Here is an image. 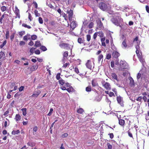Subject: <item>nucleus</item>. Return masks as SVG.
<instances>
[{"label":"nucleus","instance_id":"1","mask_svg":"<svg viewBox=\"0 0 149 149\" xmlns=\"http://www.w3.org/2000/svg\"><path fill=\"white\" fill-rule=\"evenodd\" d=\"M111 20L115 25L119 26L121 29H123V26L120 24L123 21V19L120 16H114L111 19Z\"/></svg>","mask_w":149,"mask_h":149},{"label":"nucleus","instance_id":"2","mask_svg":"<svg viewBox=\"0 0 149 149\" xmlns=\"http://www.w3.org/2000/svg\"><path fill=\"white\" fill-rule=\"evenodd\" d=\"M98 7L103 11H105L107 8V5L104 2H101L99 3Z\"/></svg>","mask_w":149,"mask_h":149},{"label":"nucleus","instance_id":"3","mask_svg":"<svg viewBox=\"0 0 149 149\" xmlns=\"http://www.w3.org/2000/svg\"><path fill=\"white\" fill-rule=\"evenodd\" d=\"M67 12L68 14L69 21L71 22L72 21V18L73 15V11L72 10L70 9V10H68Z\"/></svg>","mask_w":149,"mask_h":149},{"label":"nucleus","instance_id":"4","mask_svg":"<svg viewBox=\"0 0 149 149\" xmlns=\"http://www.w3.org/2000/svg\"><path fill=\"white\" fill-rule=\"evenodd\" d=\"M77 24L75 21H72L70 25V27L72 29L70 30V31L72 32L74 30L75 28L76 27Z\"/></svg>","mask_w":149,"mask_h":149},{"label":"nucleus","instance_id":"5","mask_svg":"<svg viewBox=\"0 0 149 149\" xmlns=\"http://www.w3.org/2000/svg\"><path fill=\"white\" fill-rule=\"evenodd\" d=\"M103 85L107 90H110L111 89V86L109 83L107 82L105 83L104 84L103 83Z\"/></svg>","mask_w":149,"mask_h":149},{"label":"nucleus","instance_id":"6","mask_svg":"<svg viewBox=\"0 0 149 149\" xmlns=\"http://www.w3.org/2000/svg\"><path fill=\"white\" fill-rule=\"evenodd\" d=\"M86 65L87 68L91 70H92V66L91 64V62L90 60H88L87 61V63L86 64Z\"/></svg>","mask_w":149,"mask_h":149},{"label":"nucleus","instance_id":"7","mask_svg":"<svg viewBox=\"0 0 149 149\" xmlns=\"http://www.w3.org/2000/svg\"><path fill=\"white\" fill-rule=\"evenodd\" d=\"M41 91L39 90H37L34 92L32 96V97H36L41 93Z\"/></svg>","mask_w":149,"mask_h":149},{"label":"nucleus","instance_id":"8","mask_svg":"<svg viewBox=\"0 0 149 149\" xmlns=\"http://www.w3.org/2000/svg\"><path fill=\"white\" fill-rule=\"evenodd\" d=\"M112 56L113 57L117 58L120 56V54L116 51H114L112 53Z\"/></svg>","mask_w":149,"mask_h":149},{"label":"nucleus","instance_id":"9","mask_svg":"<svg viewBox=\"0 0 149 149\" xmlns=\"http://www.w3.org/2000/svg\"><path fill=\"white\" fill-rule=\"evenodd\" d=\"M15 13L16 14V15L17 16V17L19 18L20 17V15L19 14V9H18L17 6L15 7V10L14 11Z\"/></svg>","mask_w":149,"mask_h":149},{"label":"nucleus","instance_id":"10","mask_svg":"<svg viewBox=\"0 0 149 149\" xmlns=\"http://www.w3.org/2000/svg\"><path fill=\"white\" fill-rule=\"evenodd\" d=\"M69 44L66 43H62L59 45V46L64 48H67L69 47Z\"/></svg>","mask_w":149,"mask_h":149},{"label":"nucleus","instance_id":"11","mask_svg":"<svg viewBox=\"0 0 149 149\" xmlns=\"http://www.w3.org/2000/svg\"><path fill=\"white\" fill-rule=\"evenodd\" d=\"M97 26L99 28H101L103 26V24L100 19H98L96 20Z\"/></svg>","mask_w":149,"mask_h":149},{"label":"nucleus","instance_id":"12","mask_svg":"<svg viewBox=\"0 0 149 149\" xmlns=\"http://www.w3.org/2000/svg\"><path fill=\"white\" fill-rule=\"evenodd\" d=\"M38 67V65H33L30 68V71L33 72L36 70Z\"/></svg>","mask_w":149,"mask_h":149},{"label":"nucleus","instance_id":"13","mask_svg":"<svg viewBox=\"0 0 149 149\" xmlns=\"http://www.w3.org/2000/svg\"><path fill=\"white\" fill-rule=\"evenodd\" d=\"M119 124L122 126H124L125 123V121L124 120L118 118Z\"/></svg>","mask_w":149,"mask_h":149},{"label":"nucleus","instance_id":"14","mask_svg":"<svg viewBox=\"0 0 149 149\" xmlns=\"http://www.w3.org/2000/svg\"><path fill=\"white\" fill-rule=\"evenodd\" d=\"M130 86L131 87L134 86V80H133L132 78L131 77H130Z\"/></svg>","mask_w":149,"mask_h":149},{"label":"nucleus","instance_id":"15","mask_svg":"<svg viewBox=\"0 0 149 149\" xmlns=\"http://www.w3.org/2000/svg\"><path fill=\"white\" fill-rule=\"evenodd\" d=\"M6 119L8 120V121H4L3 123L4 126L5 127H6L7 126L9 125L10 124V121L7 118H6Z\"/></svg>","mask_w":149,"mask_h":149},{"label":"nucleus","instance_id":"16","mask_svg":"<svg viewBox=\"0 0 149 149\" xmlns=\"http://www.w3.org/2000/svg\"><path fill=\"white\" fill-rule=\"evenodd\" d=\"M77 113H78L82 114L84 112V111L83 109L81 108H79L77 109Z\"/></svg>","mask_w":149,"mask_h":149},{"label":"nucleus","instance_id":"17","mask_svg":"<svg viewBox=\"0 0 149 149\" xmlns=\"http://www.w3.org/2000/svg\"><path fill=\"white\" fill-rule=\"evenodd\" d=\"M111 76L113 79L117 80V81H118V80L117 79V76L116 74L114 73H112Z\"/></svg>","mask_w":149,"mask_h":149},{"label":"nucleus","instance_id":"18","mask_svg":"<svg viewBox=\"0 0 149 149\" xmlns=\"http://www.w3.org/2000/svg\"><path fill=\"white\" fill-rule=\"evenodd\" d=\"M20 133L19 130H17L16 131L13 130L12 132V134L13 135L18 134Z\"/></svg>","mask_w":149,"mask_h":149},{"label":"nucleus","instance_id":"19","mask_svg":"<svg viewBox=\"0 0 149 149\" xmlns=\"http://www.w3.org/2000/svg\"><path fill=\"white\" fill-rule=\"evenodd\" d=\"M15 119L16 121H18L21 119V116L19 114H17L16 115Z\"/></svg>","mask_w":149,"mask_h":149},{"label":"nucleus","instance_id":"20","mask_svg":"<svg viewBox=\"0 0 149 149\" xmlns=\"http://www.w3.org/2000/svg\"><path fill=\"white\" fill-rule=\"evenodd\" d=\"M66 90L69 93L74 91V89L72 86H70L69 88H67Z\"/></svg>","mask_w":149,"mask_h":149},{"label":"nucleus","instance_id":"21","mask_svg":"<svg viewBox=\"0 0 149 149\" xmlns=\"http://www.w3.org/2000/svg\"><path fill=\"white\" fill-rule=\"evenodd\" d=\"M21 94L20 92H18L15 95L14 97L17 99H18L19 97Z\"/></svg>","mask_w":149,"mask_h":149},{"label":"nucleus","instance_id":"22","mask_svg":"<svg viewBox=\"0 0 149 149\" xmlns=\"http://www.w3.org/2000/svg\"><path fill=\"white\" fill-rule=\"evenodd\" d=\"M41 46V44L40 41L39 40H37L36 42V43L34 46H36V47H40Z\"/></svg>","mask_w":149,"mask_h":149},{"label":"nucleus","instance_id":"23","mask_svg":"<svg viewBox=\"0 0 149 149\" xmlns=\"http://www.w3.org/2000/svg\"><path fill=\"white\" fill-rule=\"evenodd\" d=\"M92 84L93 87H95L97 86H98V83L96 81H95L94 80H93L92 81Z\"/></svg>","mask_w":149,"mask_h":149},{"label":"nucleus","instance_id":"24","mask_svg":"<svg viewBox=\"0 0 149 149\" xmlns=\"http://www.w3.org/2000/svg\"><path fill=\"white\" fill-rule=\"evenodd\" d=\"M27 145H28L29 146L32 147L35 146V144L34 142H29L27 143Z\"/></svg>","mask_w":149,"mask_h":149},{"label":"nucleus","instance_id":"25","mask_svg":"<svg viewBox=\"0 0 149 149\" xmlns=\"http://www.w3.org/2000/svg\"><path fill=\"white\" fill-rule=\"evenodd\" d=\"M123 98L120 96L117 97V100L118 102H121L122 101H123Z\"/></svg>","mask_w":149,"mask_h":149},{"label":"nucleus","instance_id":"26","mask_svg":"<svg viewBox=\"0 0 149 149\" xmlns=\"http://www.w3.org/2000/svg\"><path fill=\"white\" fill-rule=\"evenodd\" d=\"M5 55L4 52L1 51L0 52V58H4Z\"/></svg>","mask_w":149,"mask_h":149},{"label":"nucleus","instance_id":"27","mask_svg":"<svg viewBox=\"0 0 149 149\" xmlns=\"http://www.w3.org/2000/svg\"><path fill=\"white\" fill-rule=\"evenodd\" d=\"M21 110L22 112L23 115L25 116L26 114V108H23Z\"/></svg>","mask_w":149,"mask_h":149},{"label":"nucleus","instance_id":"28","mask_svg":"<svg viewBox=\"0 0 149 149\" xmlns=\"http://www.w3.org/2000/svg\"><path fill=\"white\" fill-rule=\"evenodd\" d=\"M126 39H125L122 43V45L125 48H126L127 47V45L126 43Z\"/></svg>","mask_w":149,"mask_h":149},{"label":"nucleus","instance_id":"29","mask_svg":"<svg viewBox=\"0 0 149 149\" xmlns=\"http://www.w3.org/2000/svg\"><path fill=\"white\" fill-rule=\"evenodd\" d=\"M38 129V128L37 126H35L33 128V135H35L36 134V132L37 131Z\"/></svg>","mask_w":149,"mask_h":149},{"label":"nucleus","instance_id":"30","mask_svg":"<svg viewBox=\"0 0 149 149\" xmlns=\"http://www.w3.org/2000/svg\"><path fill=\"white\" fill-rule=\"evenodd\" d=\"M40 49L43 51H45L47 50V48L46 47L42 45L40 46Z\"/></svg>","mask_w":149,"mask_h":149},{"label":"nucleus","instance_id":"31","mask_svg":"<svg viewBox=\"0 0 149 149\" xmlns=\"http://www.w3.org/2000/svg\"><path fill=\"white\" fill-rule=\"evenodd\" d=\"M86 91L87 92H89L91 91V86H89L86 88Z\"/></svg>","mask_w":149,"mask_h":149},{"label":"nucleus","instance_id":"32","mask_svg":"<svg viewBox=\"0 0 149 149\" xmlns=\"http://www.w3.org/2000/svg\"><path fill=\"white\" fill-rule=\"evenodd\" d=\"M59 82L60 84L61 85H63L65 83L64 81L63 80L62 78L59 80Z\"/></svg>","mask_w":149,"mask_h":149},{"label":"nucleus","instance_id":"33","mask_svg":"<svg viewBox=\"0 0 149 149\" xmlns=\"http://www.w3.org/2000/svg\"><path fill=\"white\" fill-rule=\"evenodd\" d=\"M97 33H98V36L100 37H103L104 36V33L102 31H99Z\"/></svg>","mask_w":149,"mask_h":149},{"label":"nucleus","instance_id":"34","mask_svg":"<svg viewBox=\"0 0 149 149\" xmlns=\"http://www.w3.org/2000/svg\"><path fill=\"white\" fill-rule=\"evenodd\" d=\"M84 40H82L81 38H79L78 39V42L79 43L81 44L83 42Z\"/></svg>","mask_w":149,"mask_h":149},{"label":"nucleus","instance_id":"35","mask_svg":"<svg viewBox=\"0 0 149 149\" xmlns=\"http://www.w3.org/2000/svg\"><path fill=\"white\" fill-rule=\"evenodd\" d=\"M28 36H29L30 35L27 34V35L24 36L23 38L24 40L27 41L28 40V39H30V38L29 37V38H28Z\"/></svg>","mask_w":149,"mask_h":149},{"label":"nucleus","instance_id":"36","mask_svg":"<svg viewBox=\"0 0 149 149\" xmlns=\"http://www.w3.org/2000/svg\"><path fill=\"white\" fill-rule=\"evenodd\" d=\"M111 48L112 49H115V50L116 49V48L115 47L114 45L113 44V42L112 41L111 42Z\"/></svg>","mask_w":149,"mask_h":149},{"label":"nucleus","instance_id":"37","mask_svg":"<svg viewBox=\"0 0 149 149\" xmlns=\"http://www.w3.org/2000/svg\"><path fill=\"white\" fill-rule=\"evenodd\" d=\"M127 133L128 136L130 137L133 138V136L132 133L130 132V129H129L127 131Z\"/></svg>","mask_w":149,"mask_h":149},{"label":"nucleus","instance_id":"38","mask_svg":"<svg viewBox=\"0 0 149 149\" xmlns=\"http://www.w3.org/2000/svg\"><path fill=\"white\" fill-rule=\"evenodd\" d=\"M22 26H24V27H26V28H27L29 29H31V27L30 26L28 25L27 24H26L24 23H23L22 24Z\"/></svg>","mask_w":149,"mask_h":149},{"label":"nucleus","instance_id":"39","mask_svg":"<svg viewBox=\"0 0 149 149\" xmlns=\"http://www.w3.org/2000/svg\"><path fill=\"white\" fill-rule=\"evenodd\" d=\"M94 25V23L93 22H91L89 25L88 26V27L89 29H91L93 28Z\"/></svg>","mask_w":149,"mask_h":149},{"label":"nucleus","instance_id":"40","mask_svg":"<svg viewBox=\"0 0 149 149\" xmlns=\"http://www.w3.org/2000/svg\"><path fill=\"white\" fill-rule=\"evenodd\" d=\"M103 58V55L101 54L99 55L98 57V61L100 62L101 60Z\"/></svg>","mask_w":149,"mask_h":149},{"label":"nucleus","instance_id":"41","mask_svg":"<svg viewBox=\"0 0 149 149\" xmlns=\"http://www.w3.org/2000/svg\"><path fill=\"white\" fill-rule=\"evenodd\" d=\"M6 43L7 41L6 40L4 41L3 42V44L0 45V48H2L3 47V46L6 44Z\"/></svg>","mask_w":149,"mask_h":149},{"label":"nucleus","instance_id":"42","mask_svg":"<svg viewBox=\"0 0 149 149\" xmlns=\"http://www.w3.org/2000/svg\"><path fill=\"white\" fill-rule=\"evenodd\" d=\"M60 75H61V73H58L56 75V79L57 80H59L60 79H61V78L60 77Z\"/></svg>","mask_w":149,"mask_h":149},{"label":"nucleus","instance_id":"43","mask_svg":"<svg viewBox=\"0 0 149 149\" xmlns=\"http://www.w3.org/2000/svg\"><path fill=\"white\" fill-rule=\"evenodd\" d=\"M139 41V42H137V45H136V49H137H137L139 50V49L140 48L139 45L141 41Z\"/></svg>","mask_w":149,"mask_h":149},{"label":"nucleus","instance_id":"44","mask_svg":"<svg viewBox=\"0 0 149 149\" xmlns=\"http://www.w3.org/2000/svg\"><path fill=\"white\" fill-rule=\"evenodd\" d=\"M31 39L33 40H36L37 38V36L35 35H33L31 36Z\"/></svg>","mask_w":149,"mask_h":149},{"label":"nucleus","instance_id":"45","mask_svg":"<svg viewBox=\"0 0 149 149\" xmlns=\"http://www.w3.org/2000/svg\"><path fill=\"white\" fill-rule=\"evenodd\" d=\"M107 145L108 147V149H112V146L109 143H107Z\"/></svg>","mask_w":149,"mask_h":149},{"label":"nucleus","instance_id":"46","mask_svg":"<svg viewBox=\"0 0 149 149\" xmlns=\"http://www.w3.org/2000/svg\"><path fill=\"white\" fill-rule=\"evenodd\" d=\"M36 48L32 47L30 49V52L31 53L30 55L32 54L33 53V51Z\"/></svg>","mask_w":149,"mask_h":149},{"label":"nucleus","instance_id":"47","mask_svg":"<svg viewBox=\"0 0 149 149\" xmlns=\"http://www.w3.org/2000/svg\"><path fill=\"white\" fill-rule=\"evenodd\" d=\"M9 32L8 31H6V38L8 39L9 38Z\"/></svg>","mask_w":149,"mask_h":149},{"label":"nucleus","instance_id":"48","mask_svg":"<svg viewBox=\"0 0 149 149\" xmlns=\"http://www.w3.org/2000/svg\"><path fill=\"white\" fill-rule=\"evenodd\" d=\"M35 15L36 17H38L40 16V14L39 13H38V11L37 10H35L34 11Z\"/></svg>","mask_w":149,"mask_h":149},{"label":"nucleus","instance_id":"49","mask_svg":"<svg viewBox=\"0 0 149 149\" xmlns=\"http://www.w3.org/2000/svg\"><path fill=\"white\" fill-rule=\"evenodd\" d=\"M53 111V109L52 108H51L50 109V111H49V113H48L47 114V116H50L52 114V112Z\"/></svg>","mask_w":149,"mask_h":149},{"label":"nucleus","instance_id":"50","mask_svg":"<svg viewBox=\"0 0 149 149\" xmlns=\"http://www.w3.org/2000/svg\"><path fill=\"white\" fill-rule=\"evenodd\" d=\"M91 37L90 35H86V39L87 41H89L91 40Z\"/></svg>","mask_w":149,"mask_h":149},{"label":"nucleus","instance_id":"51","mask_svg":"<svg viewBox=\"0 0 149 149\" xmlns=\"http://www.w3.org/2000/svg\"><path fill=\"white\" fill-rule=\"evenodd\" d=\"M68 56V52L67 51H66L63 54V57H66Z\"/></svg>","mask_w":149,"mask_h":149},{"label":"nucleus","instance_id":"52","mask_svg":"<svg viewBox=\"0 0 149 149\" xmlns=\"http://www.w3.org/2000/svg\"><path fill=\"white\" fill-rule=\"evenodd\" d=\"M111 54H107L106 55V58L107 59L109 60L111 58Z\"/></svg>","mask_w":149,"mask_h":149},{"label":"nucleus","instance_id":"53","mask_svg":"<svg viewBox=\"0 0 149 149\" xmlns=\"http://www.w3.org/2000/svg\"><path fill=\"white\" fill-rule=\"evenodd\" d=\"M4 16H5V15H4V14L3 15L0 19V23H1V24H2V20H3V18L4 17H5Z\"/></svg>","mask_w":149,"mask_h":149},{"label":"nucleus","instance_id":"54","mask_svg":"<svg viewBox=\"0 0 149 149\" xmlns=\"http://www.w3.org/2000/svg\"><path fill=\"white\" fill-rule=\"evenodd\" d=\"M88 23V21L87 19L85 20L83 22L84 26H86L87 25Z\"/></svg>","mask_w":149,"mask_h":149},{"label":"nucleus","instance_id":"55","mask_svg":"<svg viewBox=\"0 0 149 149\" xmlns=\"http://www.w3.org/2000/svg\"><path fill=\"white\" fill-rule=\"evenodd\" d=\"M38 20L40 23L41 24L43 23V20L42 18L41 17H39Z\"/></svg>","mask_w":149,"mask_h":149},{"label":"nucleus","instance_id":"56","mask_svg":"<svg viewBox=\"0 0 149 149\" xmlns=\"http://www.w3.org/2000/svg\"><path fill=\"white\" fill-rule=\"evenodd\" d=\"M6 7L5 6H3L1 8V10L3 12L4 11L6 10Z\"/></svg>","mask_w":149,"mask_h":149},{"label":"nucleus","instance_id":"57","mask_svg":"<svg viewBox=\"0 0 149 149\" xmlns=\"http://www.w3.org/2000/svg\"><path fill=\"white\" fill-rule=\"evenodd\" d=\"M25 31H21L19 32V35L22 37L23 35L25 34Z\"/></svg>","mask_w":149,"mask_h":149},{"label":"nucleus","instance_id":"58","mask_svg":"<svg viewBox=\"0 0 149 149\" xmlns=\"http://www.w3.org/2000/svg\"><path fill=\"white\" fill-rule=\"evenodd\" d=\"M108 135H109V137L110 139H112L113 138L114 135L113 133H109L108 134Z\"/></svg>","mask_w":149,"mask_h":149},{"label":"nucleus","instance_id":"59","mask_svg":"<svg viewBox=\"0 0 149 149\" xmlns=\"http://www.w3.org/2000/svg\"><path fill=\"white\" fill-rule=\"evenodd\" d=\"M138 101H140L141 102H143L142 100V97L140 96L137 99Z\"/></svg>","mask_w":149,"mask_h":149},{"label":"nucleus","instance_id":"60","mask_svg":"<svg viewBox=\"0 0 149 149\" xmlns=\"http://www.w3.org/2000/svg\"><path fill=\"white\" fill-rule=\"evenodd\" d=\"M139 61L141 62H143V57L140 55H139Z\"/></svg>","mask_w":149,"mask_h":149},{"label":"nucleus","instance_id":"61","mask_svg":"<svg viewBox=\"0 0 149 149\" xmlns=\"http://www.w3.org/2000/svg\"><path fill=\"white\" fill-rule=\"evenodd\" d=\"M25 42L23 41H21L20 42L19 45L20 46L24 45H25Z\"/></svg>","mask_w":149,"mask_h":149},{"label":"nucleus","instance_id":"62","mask_svg":"<svg viewBox=\"0 0 149 149\" xmlns=\"http://www.w3.org/2000/svg\"><path fill=\"white\" fill-rule=\"evenodd\" d=\"M35 53L36 54H40V52L38 49H37L35 51Z\"/></svg>","mask_w":149,"mask_h":149},{"label":"nucleus","instance_id":"63","mask_svg":"<svg viewBox=\"0 0 149 149\" xmlns=\"http://www.w3.org/2000/svg\"><path fill=\"white\" fill-rule=\"evenodd\" d=\"M24 89V86H21L19 88V92L22 91Z\"/></svg>","mask_w":149,"mask_h":149},{"label":"nucleus","instance_id":"64","mask_svg":"<svg viewBox=\"0 0 149 149\" xmlns=\"http://www.w3.org/2000/svg\"><path fill=\"white\" fill-rule=\"evenodd\" d=\"M146 8L147 12L149 13V7L148 5L146 6Z\"/></svg>","mask_w":149,"mask_h":149}]
</instances>
